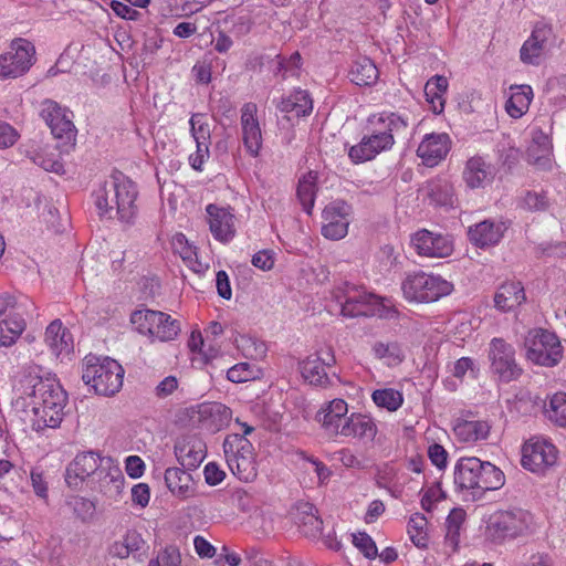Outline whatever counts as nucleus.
<instances>
[{"label":"nucleus","instance_id":"obj_1","mask_svg":"<svg viewBox=\"0 0 566 566\" xmlns=\"http://www.w3.org/2000/svg\"><path fill=\"white\" fill-rule=\"evenodd\" d=\"M503 472L489 461L476 457H462L454 467V485L461 492L480 499L486 491L499 490L503 486Z\"/></svg>","mask_w":566,"mask_h":566},{"label":"nucleus","instance_id":"obj_2","mask_svg":"<svg viewBox=\"0 0 566 566\" xmlns=\"http://www.w3.org/2000/svg\"><path fill=\"white\" fill-rule=\"evenodd\" d=\"M369 123L376 128L348 153L356 164L370 160L380 151L389 149L394 145L395 135L402 136L408 128L407 119L395 113L373 115Z\"/></svg>","mask_w":566,"mask_h":566},{"label":"nucleus","instance_id":"obj_3","mask_svg":"<svg viewBox=\"0 0 566 566\" xmlns=\"http://www.w3.org/2000/svg\"><path fill=\"white\" fill-rule=\"evenodd\" d=\"M135 184L123 174L112 177L95 192V205L101 217L112 219L114 213L123 222L129 223L136 214Z\"/></svg>","mask_w":566,"mask_h":566},{"label":"nucleus","instance_id":"obj_4","mask_svg":"<svg viewBox=\"0 0 566 566\" xmlns=\"http://www.w3.org/2000/svg\"><path fill=\"white\" fill-rule=\"evenodd\" d=\"M31 406L34 418L32 428L41 431L45 428H56L63 419V410L67 395L54 379H38L31 392Z\"/></svg>","mask_w":566,"mask_h":566},{"label":"nucleus","instance_id":"obj_5","mask_svg":"<svg viewBox=\"0 0 566 566\" xmlns=\"http://www.w3.org/2000/svg\"><path fill=\"white\" fill-rule=\"evenodd\" d=\"M124 368L115 359L105 357L88 358L83 370L82 379L90 385L97 395L113 396L123 386Z\"/></svg>","mask_w":566,"mask_h":566},{"label":"nucleus","instance_id":"obj_6","mask_svg":"<svg viewBox=\"0 0 566 566\" xmlns=\"http://www.w3.org/2000/svg\"><path fill=\"white\" fill-rule=\"evenodd\" d=\"M334 297L340 305L342 314L347 317L380 316L382 313L380 297L354 284L344 283L338 286Z\"/></svg>","mask_w":566,"mask_h":566},{"label":"nucleus","instance_id":"obj_7","mask_svg":"<svg viewBox=\"0 0 566 566\" xmlns=\"http://www.w3.org/2000/svg\"><path fill=\"white\" fill-rule=\"evenodd\" d=\"M533 516L522 509L499 511L490 517L488 534L494 542H503L532 533Z\"/></svg>","mask_w":566,"mask_h":566},{"label":"nucleus","instance_id":"obj_8","mask_svg":"<svg viewBox=\"0 0 566 566\" xmlns=\"http://www.w3.org/2000/svg\"><path fill=\"white\" fill-rule=\"evenodd\" d=\"M407 300L416 302H434L451 293L453 285L441 276L423 272L409 275L402 283Z\"/></svg>","mask_w":566,"mask_h":566},{"label":"nucleus","instance_id":"obj_9","mask_svg":"<svg viewBox=\"0 0 566 566\" xmlns=\"http://www.w3.org/2000/svg\"><path fill=\"white\" fill-rule=\"evenodd\" d=\"M524 345L526 357L537 365L553 367L563 357V348L558 337L546 329L530 331Z\"/></svg>","mask_w":566,"mask_h":566},{"label":"nucleus","instance_id":"obj_10","mask_svg":"<svg viewBox=\"0 0 566 566\" xmlns=\"http://www.w3.org/2000/svg\"><path fill=\"white\" fill-rule=\"evenodd\" d=\"M34 62V45L25 39H14L10 44V50L0 55V80L24 75Z\"/></svg>","mask_w":566,"mask_h":566},{"label":"nucleus","instance_id":"obj_11","mask_svg":"<svg viewBox=\"0 0 566 566\" xmlns=\"http://www.w3.org/2000/svg\"><path fill=\"white\" fill-rule=\"evenodd\" d=\"M41 116L56 139H62L64 144L75 142L76 128L73 124L72 112L61 107L54 101L46 99L42 103Z\"/></svg>","mask_w":566,"mask_h":566},{"label":"nucleus","instance_id":"obj_12","mask_svg":"<svg viewBox=\"0 0 566 566\" xmlns=\"http://www.w3.org/2000/svg\"><path fill=\"white\" fill-rule=\"evenodd\" d=\"M489 357L492 370L497 374L503 381H511L521 375L522 369L516 364L514 349L504 339H492Z\"/></svg>","mask_w":566,"mask_h":566},{"label":"nucleus","instance_id":"obj_13","mask_svg":"<svg viewBox=\"0 0 566 566\" xmlns=\"http://www.w3.org/2000/svg\"><path fill=\"white\" fill-rule=\"evenodd\" d=\"M352 207L344 200H335L323 210L322 234L331 240L343 239L348 232Z\"/></svg>","mask_w":566,"mask_h":566},{"label":"nucleus","instance_id":"obj_14","mask_svg":"<svg viewBox=\"0 0 566 566\" xmlns=\"http://www.w3.org/2000/svg\"><path fill=\"white\" fill-rule=\"evenodd\" d=\"M411 247L421 256L447 258L453 251V243L448 235L421 229L411 235Z\"/></svg>","mask_w":566,"mask_h":566},{"label":"nucleus","instance_id":"obj_15","mask_svg":"<svg viewBox=\"0 0 566 566\" xmlns=\"http://www.w3.org/2000/svg\"><path fill=\"white\" fill-rule=\"evenodd\" d=\"M556 461L557 450L546 440H530L523 447L522 465L532 472H542Z\"/></svg>","mask_w":566,"mask_h":566},{"label":"nucleus","instance_id":"obj_16","mask_svg":"<svg viewBox=\"0 0 566 566\" xmlns=\"http://www.w3.org/2000/svg\"><path fill=\"white\" fill-rule=\"evenodd\" d=\"M104 460L93 451L82 452L67 465L65 482L70 488L80 489L86 478L97 472Z\"/></svg>","mask_w":566,"mask_h":566},{"label":"nucleus","instance_id":"obj_17","mask_svg":"<svg viewBox=\"0 0 566 566\" xmlns=\"http://www.w3.org/2000/svg\"><path fill=\"white\" fill-rule=\"evenodd\" d=\"M256 105L247 103L241 109V127L244 147L248 153L256 157L262 147V133L256 118Z\"/></svg>","mask_w":566,"mask_h":566},{"label":"nucleus","instance_id":"obj_18","mask_svg":"<svg viewBox=\"0 0 566 566\" xmlns=\"http://www.w3.org/2000/svg\"><path fill=\"white\" fill-rule=\"evenodd\" d=\"M175 454L184 469L193 470L206 457V444L197 436H184L175 444Z\"/></svg>","mask_w":566,"mask_h":566},{"label":"nucleus","instance_id":"obj_19","mask_svg":"<svg viewBox=\"0 0 566 566\" xmlns=\"http://www.w3.org/2000/svg\"><path fill=\"white\" fill-rule=\"evenodd\" d=\"M450 137L446 133H431L424 136L417 149V155L429 167L436 166L450 150Z\"/></svg>","mask_w":566,"mask_h":566},{"label":"nucleus","instance_id":"obj_20","mask_svg":"<svg viewBox=\"0 0 566 566\" xmlns=\"http://www.w3.org/2000/svg\"><path fill=\"white\" fill-rule=\"evenodd\" d=\"M335 364V357L331 352L323 358L317 354L308 356L301 363V374L305 381L313 386L327 387L331 379L325 370Z\"/></svg>","mask_w":566,"mask_h":566},{"label":"nucleus","instance_id":"obj_21","mask_svg":"<svg viewBox=\"0 0 566 566\" xmlns=\"http://www.w3.org/2000/svg\"><path fill=\"white\" fill-rule=\"evenodd\" d=\"M347 412L348 406L346 401L343 399H334L317 411L315 420L321 423L326 432L340 434V429L347 418Z\"/></svg>","mask_w":566,"mask_h":566},{"label":"nucleus","instance_id":"obj_22","mask_svg":"<svg viewBox=\"0 0 566 566\" xmlns=\"http://www.w3.org/2000/svg\"><path fill=\"white\" fill-rule=\"evenodd\" d=\"M377 432L375 421L369 416L361 413H352L340 429L342 436L357 438L364 443L374 442Z\"/></svg>","mask_w":566,"mask_h":566},{"label":"nucleus","instance_id":"obj_23","mask_svg":"<svg viewBox=\"0 0 566 566\" xmlns=\"http://www.w3.org/2000/svg\"><path fill=\"white\" fill-rule=\"evenodd\" d=\"M206 210L209 216L208 221L213 237L221 242L230 241L235 232L233 214L216 205H209Z\"/></svg>","mask_w":566,"mask_h":566},{"label":"nucleus","instance_id":"obj_24","mask_svg":"<svg viewBox=\"0 0 566 566\" xmlns=\"http://www.w3.org/2000/svg\"><path fill=\"white\" fill-rule=\"evenodd\" d=\"M526 301L524 286L521 282H505L494 295V306L501 312L514 311Z\"/></svg>","mask_w":566,"mask_h":566},{"label":"nucleus","instance_id":"obj_25","mask_svg":"<svg viewBox=\"0 0 566 566\" xmlns=\"http://www.w3.org/2000/svg\"><path fill=\"white\" fill-rule=\"evenodd\" d=\"M552 143L542 130H534L532 143L527 148V161L538 169L546 170L552 166Z\"/></svg>","mask_w":566,"mask_h":566},{"label":"nucleus","instance_id":"obj_26","mask_svg":"<svg viewBox=\"0 0 566 566\" xmlns=\"http://www.w3.org/2000/svg\"><path fill=\"white\" fill-rule=\"evenodd\" d=\"M295 522L300 531L307 537H316L321 534L323 521L318 516L317 509L308 502H298L295 506Z\"/></svg>","mask_w":566,"mask_h":566},{"label":"nucleus","instance_id":"obj_27","mask_svg":"<svg viewBox=\"0 0 566 566\" xmlns=\"http://www.w3.org/2000/svg\"><path fill=\"white\" fill-rule=\"evenodd\" d=\"M94 474L93 480L96 481L97 488L105 494L119 493L124 485V475L120 469L111 464V460H106Z\"/></svg>","mask_w":566,"mask_h":566},{"label":"nucleus","instance_id":"obj_28","mask_svg":"<svg viewBox=\"0 0 566 566\" xmlns=\"http://www.w3.org/2000/svg\"><path fill=\"white\" fill-rule=\"evenodd\" d=\"M504 227L489 220L482 221L469 229L471 242L480 248L496 244L503 237Z\"/></svg>","mask_w":566,"mask_h":566},{"label":"nucleus","instance_id":"obj_29","mask_svg":"<svg viewBox=\"0 0 566 566\" xmlns=\"http://www.w3.org/2000/svg\"><path fill=\"white\" fill-rule=\"evenodd\" d=\"M165 483L169 491L179 499H188L193 494V480L190 473L180 468H168L165 471Z\"/></svg>","mask_w":566,"mask_h":566},{"label":"nucleus","instance_id":"obj_30","mask_svg":"<svg viewBox=\"0 0 566 566\" xmlns=\"http://www.w3.org/2000/svg\"><path fill=\"white\" fill-rule=\"evenodd\" d=\"M463 178L470 188L483 187L493 178V169L482 157L474 156L467 161Z\"/></svg>","mask_w":566,"mask_h":566},{"label":"nucleus","instance_id":"obj_31","mask_svg":"<svg viewBox=\"0 0 566 566\" xmlns=\"http://www.w3.org/2000/svg\"><path fill=\"white\" fill-rule=\"evenodd\" d=\"M551 30L547 28H535L530 39L521 48V60L524 63L538 64V60L545 50L547 35Z\"/></svg>","mask_w":566,"mask_h":566},{"label":"nucleus","instance_id":"obj_32","mask_svg":"<svg viewBox=\"0 0 566 566\" xmlns=\"http://www.w3.org/2000/svg\"><path fill=\"white\" fill-rule=\"evenodd\" d=\"M70 334L60 319L52 321L45 331V343L55 356L70 350Z\"/></svg>","mask_w":566,"mask_h":566},{"label":"nucleus","instance_id":"obj_33","mask_svg":"<svg viewBox=\"0 0 566 566\" xmlns=\"http://www.w3.org/2000/svg\"><path fill=\"white\" fill-rule=\"evenodd\" d=\"M353 83L359 86H370L378 80V70L375 63L366 56L356 60L349 72Z\"/></svg>","mask_w":566,"mask_h":566},{"label":"nucleus","instance_id":"obj_34","mask_svg":"<svg viewBox=\"0 0 566 566\" xmlns=\"http://www.w3.org/2000/svg\"><path fill=\"white\" fill-rule=\"evenodd\" d=\"M513 91L505 104L506 112L513 118H520L528 109L533 92L528 85L512 86Z\"/></svg>","mask_w":566,"mask_h":566},{"label":"nucleus","instance_id":"obj_35","mask_svg":"<svg viewBox=\"0 0 566 566\" xmlns=\"http://www.w3.org/2000/svg\"><path fill=\"white\" fill-rule=\"evenodd\" d=\"M454 434L463 442H474L486 439L490 426L480 420H462L454 426Z\"/></svg>","mask_w":566,"mask_h":566},{"label":"nucleus","instance_id":"obj_36","mask_svg":"<svg viewBox=\"0 0 566 566\" xmlns=\"http://www.w3.org/2000/svg\"><path fill=\"white\" fill-rule=\"evenodd\" d=\"M448 90V81L444 76L436 75L431 77L424 85V95L428 103L431 104L432 111L440 114L444 108L443 94Z\"/></svg>","mask_w":566,"mask_h":566},{"label":"nucleus","instance_id":"obj_37","mask_svg":"<svg viewBox=\"0 0 566 566\" xmlns=\"http://www.w3.org/2000/svg\"><path fill=\"white\" fill-rule=\"evenodd\" d=\"M164 318V313L153 310H137L132 313L130 322L143 335L154 336L157 323Z\"/></svg>","mask_w":566,"mask_h":566},{"label":"nucleus","instance_id":"obj_38","mask_svg":"<svg viewBox=\"0 0 566 566\" xmlns=\"http://www.w3.org/2000/svg\"><path fill=\"white\" fill-rule=\"evenodd\" d=\"M223 452L226 461L228 459H242V457L254 453L252 443L240 433L229 434L223 442Z\"/></svg>","mask_w":566,"mask_h":566},{"label":"nucleus","instance_id":"obj_39","mask_svg":"<svg viewBox=\"0 0 566 566\" xmlns=\"http://www.w3.org/2000/svg\"><path fill=\"white\" fill-rule=\"evenodd\" d=\"M227 463L231 472L241 481L251 482L258 475L254 453L242 457V459H228Z\"/></svg>","mask_w":566,"mask_h":566},{"label":"nucleus","instance_id":"obj_40","mask_svg":"<svg viewBox=\"0 0 566 566\" xmlns=\"http://www.w3.org/2000/svg\"><path fill=\"white\" fill-rule=\"evenodd\" d=\"M316 172L310 171L304 175L297 186V198L301 201L303 209L310 214L314 206V199L316 195Z\"/></svg>","mask_w":566,"mask_h":566},{"label":"nucleus","instance_id":"obj_41","mask_svg":"<svg viewBox=\"0 0 566 566\" xmlns=\"http://www.w3.org/2000/svg\"><path fill=\"white\" fill-rule=\"evenodd\" d=\"M199 413L201 418H211L214 430H220L227 426L232 416L231 409L220 402L202 405Z\"/></svg>","mask_w":566,"mask_h":566},{"label":"nucleus","instance_id":"obj_42","mask_svg":"<svg viewBox=\"0 0 566 566\" xmlns=\"http://www.w3.org/2000/svg\"><path fill=\"white\" fill-rule=\"evenodd\" d=\"M428 196L432 202L441 207H453L455 202L453 186L447 180L430 182Z\"/></svg>","mask_w":566,"mask_h":566},{"label":"nucleus","instance_id":"obj_43","mask_svg":"<svg viewBox=\"0 0 566 566\" xmlns=\"http://www.w3.org/2000/svg\"><path fill=\"white\" fill-rule=\"evenodd\" d=\"M465 520V512L462 509H453L446 521V543L457 549L460 538V528Z\"/></svg>","mask_w":566,"mask_h":566},{"label":"nucleus","instance_id":"obj_44","mask_svg":"<svg viewBox=\"0 0 566 566\" xmlns=\"http://www.w3.org/2000/svg\"><path fill=\"white\" fill-rule=\"evenodd\" d=\"M24 327V321L18 317L0 321V346L8 347L14 344Z\"/></svg>","mask_w":566,"mask_h":566},{"label":"nucleus","instance_id":"obj_45","mask_svg":"<svg viewBox=\"0 0 566 566\" xmlns=\"http://www.w3.org/2000/svg\"><path fill=\"white\" fill-rule=\"evenodd\" d=\"M427 518L421 513L413 514L408 523V534L411 542L419 548L427 547Z\"/></svg>","mask_w":566,"mask_h":566},{"label":"nucleus","instance_id":"obj_46","mask_svg":"<svg viewBox=\"0 0 566 566\" xmlns=\"http://www.w3.org/2000/svg\"><path fill=\"white\" fill-rule=\"evenodd\" d=\"M374 354L379 359H385L388 366H396L403 360V353L397 343H376Z\"/></svg>","mask_w":566,"mask_h":566},{"label":"nucleus","instance_id":"obj_47","mask_svg":"<svg viewBox=\"0 0 566 566\" xmlns=\"http://www.w3.org/2000/svg\"><path fill=\"white\" fill-rule=\"evenodd\" d=\"M66 504L72 509L73 513L84 523L91 522L96 512V505L93 501L82 496H71Z\"/></svg>","mask_w":566,"mask_h":566},{"label":"nucleus","instance_id":"obj_48","mask_svg":"<svg viewBox=\"0 0 566 566\" xmlns=\"http://www.w3.org/2000/svg\"><path fill=\"white\" fill-rule=\"evenodd\" d=\"M180 329V322L164 313V318L157 323L153 337L161 342L172 340L178 336Z\"/></svg>","mask_w":566,"mask_h":566},{"label":"nucleus","instance_id":"obj_49","mask_svg":"<svg viewBox=\"0 0 566 566\" xmlns=\"http://www.w3.org/2000/svg\"><path fill=\"white\" fill-rule=\"evenodd\" d=\"M373 400L378 407L395 411L402 403V395L391 388L378 389L373 392Z\"/></svg>","mask_w":566,"mask_h":566},{"label":"nucleus","instance_id":"obj_50","mask_svg":"<svg viewBox=\"0 0 566 566\" xmlns=\"http://www.w3.org/2000/svg\"><path fill=\"white\" fill-rule=\"evenodd\" d=\"M546 413L551 421L566 427V392H557L551 398Z\"/></svg>","mask_w":566,"mask_h":566},{"label":"nucleus","instance_id":"obj_51","mask_svg":"<svg viewBox=\"0 0 566 566\" xmlns=\"http://www.w3.org/2000/svg\"><path fill=\"white\" fill-rule=\"evenodd\" d=\"M190 130L196 143L208 144L210 139V126L205 120V115L197 113L190 118Z\"/></svg>","mask_w":566,"mask_h":566},{"label":"nucleus","instance_id":"obj_52","mask_svg":"<svg viewBox=\"0 0 566 566\" xmlns=\"http://www.w3.org/2000/svg\"><path fill=\"white\" fill-rule=\"evenodd\" d=\"M524 207L530 211H545L549 207V199L545 191L531 190L523 198Z\"/></svg>","mask_w":566,"mask_h":566},{"label":"nucleus","instance_id":"obj_53","mask_svg":"<svg viewBox=\"0 0 566 566\" xmlns=\"http://www.w3.org/2000/svg\"><path fill=\"white\" fill-rule=\"evenodd\" d=\"M181 555L177 547L168 546L156 558L150 559L148 566H180Z\"/></svg>","mask_w":566,"mask_h":566},{"label":"nucleus","instance_id":"obj_54","mask_svg":"<svg viewBox=\"0 0 566 566\" xmlns=\"http://www.w3.org/2000/svg\"><path fill=\"white\" fill-rule=\"evenodd\" d=\"M353 544L364 554L368 559H374L378 556V549L374 539L365 532L353 534Z\"/></svg>","mask_w":566,"mask_h":566},{"label":"nucleus","instance_id":"obj_55","mask_svg":"<svg viewBox=\"0 0 566 566\" xmlns=\"http://www.w3.org/2000/svg\"><path fill=\"white\" fill-rule=\"evenodd\" d=\"M227 377L232 382H245L255 378V369L248 363H240L228 370Z\"/></svg>","mask_w":566,"mask_h":566},{"label":"nucleus","instance_id":"obj_56","mask_svg":"<svg viewBox=\"0 0 566 566\" xmlns=\"http://www.w3.org/2000/svg\"><path fill=\"white\" fill-rule=\"evenodd\" d=\"M476 373H478V370L475 368V364H474L473 359L470 357H462V358L458 359L454 363L453 371H452L453 376L457 378H460V379H462L467 374H469L471 377L475 378Z\"/></svg>","mask_w":566,"mask_h":566},{"label":"nucleus","instance_id":"obj_57","mask_svg":"<svg viewBox=\"0 0 566 566\" xmlns=\"http://www.w3.org/2000/svg\"><path fill=\"white\" fill-rule=\"evenodd\" d=\"M252 264L262 271H269L274 265V253L270 250L259 251L252 256Z\"/></svg>","mask_w":566,"mask_h":566},{"label":"nucleus","instance_id":"obj_58","mask_svg":"<svg viewBox=\"0 0 566 566\" xmlns=\"http://www.w3.org/2000/svg\"><path fill=\"white\" fill-rule=\"evenodd\" d=\"M178 388V379L175 376H167L155 388L156 397L163 399L170 396Z\"/></svg>","mask_w":566,"mask_h":566},{"label":"nucleus","instance_id":"obj_59","mask_svg":"<svg viewBox=\"0 0 566 566\" xmlns=\"http://www.w3.org/2000/svg\"><path fill=\"white\" fill-rule=\"evenodd\" d=\"M295 106L297 116H305L312 112V99L305 91L295 92Z\"/></svg>","mask_w":566,"mask_h":566},{"label":"nucleus","instance_id":"obj_60","mask_svg":"<svg viewBox=\"0 0 566 566\" xmlns=\"http://www.w3.org/2000/svg\"><path fill=\"white\" fill-rule=\"evenodd\" d=\"M428 455L431 462L439 469H443L447 465L448 452L444 448L438 443H433L429 447Z\"/></svg>","mask_w":566,"mask_h":566},{"label":"nucleus","instance_id":"obj_61","mask_svg":"<svg viewBox=\"0 0 566 566\" xmlns=\"http://www.w3.org/2000/svg\"><path fill=\"white\" fill-rule=\"evenodd\" d=\"M111 8L112 10L115 12L116 15L123 18V19H127V20H137L138 17L140 15V13L130 8L129 6L120 2V1H117V0H113L111 2Z\"/></svg>","mask_w":566,"mask_h":566},{"label":"nucleus","instance_id":"obj_62","mask_svg":"<svg viewBox=\"0 0 566 566\" xmlns=\"http://www.w3.org/2000/svg\"><path fill=\"white\" fill-rule=\"evenodd\" d=\"M18 139L15 129L7 123L0 122V148L12 146Z\"/></svg>","mask_w":566,"mask_h":566},{"label":"nucleus","instance_id":"obj_63","mask_svg":"<svg viewBox=\"0 0 566 566\" xmlns=\"http://www.w3.org/2000/svg\"><path fill=\"white\" fill-rule=\"evenodd\" d=\"M150 493L149 488L145 483L136 484L132 489V500L134 503L145 507L149 502Z\"/></svg>","mask_w":566,"mask_h":566},{"label":"nucleus","instance_id":"obj_64","mask_svg":"<svg viewBox=\"0 0 566 566\" xmlns=\"http://www.w3.org/2000/svg\"><path fill=\"white\" fill-rule=\"evenodd\" d=\"M224 476H226L224 472L222 470H220V468L216 463L210 462L206 465L205 478H206V482L209 485L219 484L220 482H222Z\"/></svg>","mask_w":566,"mask_h":566}]
</instances>
